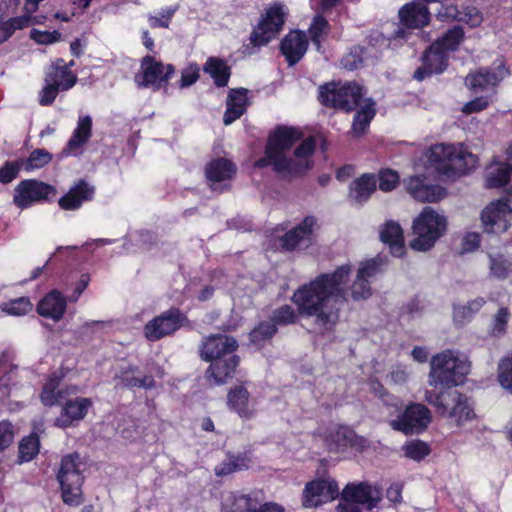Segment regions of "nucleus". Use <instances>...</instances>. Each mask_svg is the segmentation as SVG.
I'll return each mask as SVG.
<instances>
[{
    "mask_svg": "<svg viewBox=\"0 0 512 512\" xmlns=\"http://www.w3.org/2000/svg\"><path fill=\"white\" fill-rule=\"evenodd\" d=\"M351 273L352 265L346 263L299 286L291 297L299 315L311 318L318 329H333L339 321L341 308L348 302L346 284Z\"/></svg>",
    "mask_w": 512,
    "mask_h": 512,
    "instance_id": "f257e3e1",
    "label": "nucleus"
},
{
    "mask_svg": "<svg viewBox=\"0 0 512 512\" xmlns=\"http://www.w3.org/2000/svg\"><path fill=\"white\" fill-rule=\"evenodd\" d=\"M302 138V133L295 127H278L269 137L265 157L258 160L256 166H272L278 174L295 176L312 167V155L316 147L313 136L304 139L290 153L291 147Z\"/></svg>",
    "mask_w": 512,
    "mask_h": 512,
    "instance_id": "f03ea898",
    "label": "nucleus"
},
{
    "mask_svg": "<svg viewBox=\"0 0 512 512\" xmlns=\"http://www.w3.org/2000/svg\"><path fill=\"white\" fill-rule=\"evenodd\" d=\"M421 167L429 175L449 172L467 173L477 165V157L463 145L436 144L425 153Z\"/></svg>",
    "mask_w": 512,
    "mask_h": 512,
    "instance_id": "7ed1b4c3",
    "label": "nucleus"
},
{
    "mask_svg": "<svg viewBox=\"0 0 512 512\" xmlns=\"http://www.w3.org/2000/svg\"><path fill=\"white\" fill-rule=\"evenodd\" d=\"M470 372L466 356L454 350H445L431 358L428 385L431 390L453 389L463 383Z\"/></svg>",
    "mask_w": 512,
    "mask_h": 512,
    "instance_id": "20e7f679",
    "label": "nucleus"
},
{
    "mask_svg": "<svg viewBox=\"0 0 512 512\" xmlns=\"http://www.w3.org/2000/svg\"><path fill=\"white\" fill-rule=\"evenodd\" d=\"M447 230L446 217L430 206L422 209L412 223L413 239L410 247L425 252L432 249Z\"/></svg>",
    "mask_w": 512,
    "mask_h": 512,
    "instance_id": "39448f33",
    "label": "nucleus"
},
{
    "mask_svg": "<svg viewBox=\"0 0 512 512\" xmlns=\"http://www.w3.org/2000/svg\"><path fill=\"white\" fill-rule=\"evenodd\" d=\"M424 399L435 408L438 415L453 420L458 426L475 417L468 398L457 390H426Z\"/></svg>",
    "mask_w": 512,
    "mask_h": 512,
    "instance_id": "423d86ee",
    "label": "nucleus"
},
{
    "mask_svg": "<svg viewBox=\"0 0 512 512\" xmlns=\"http://www.w3.org/2000/svg\"><path fill=\"white\" fill-rule=\"evenodd\" d=\"M77 75L67 69L66 62L57 58L45 69L44 86L38 95L41 106H49L58 93L68 91L77 83Z\"/></svg>",
    "mask_w": 512,
    "mask_h": 512,
    "instance_id": "0eeeda50",
    "label": "nucleus"
},
{
    "mask_svg": "<svg viewBox=\"0 0 512 512\" xmlns=\"http://www.w3.org/2000/svg\"><path fill=\"white\" fill-rule=\"evenodd\" d=\"M287 11L284 5L275 3L265 9L257 26L253 29L250 41L254 46L267 45L283 29Z\"/></svg>",
    "mask_w": 512,
    "mask_h": 512,
    "instance_id": "6e6552de",
    "label": "nucleus"
},
{
    "mask_svg": "<svg viewBox=\"0 0 512 512\" xmlns=\"http://www.w3.org/2000/svg\"><path fill=\"white\" fill-rule=\"evenodd\" d=\"M416 173L404 179L403 184L406 191L412 198L419 202H436L443 199L446 195L445 190L434 184L436 174L429 175V170L425 168L422 173L420 163L415 165Z\"/></svg>",
    "mask_w": 512,
    "mask_h": 512,
    "instance_id": "1a4fd4ad",
    "label": "nucleus"
},
{
    "mask_svg": "<svg viewBox=\"0 0 512 512\" xmlns=\"http://www.w3.org/2000/svg\"><path fill=\"white\" fill-rule=\"evenodd\" d=\"M362 95V87L356 83H331L320 88L319 99L325 106L351 111L359 104Z\"/></svg>",
    "mask_w": 512,
    "mask_h": 512,
    "instance_id": "9d476101",
    "label": "nucleus"
},
{
    "mask_svg": "<svg viewBox=\"0 0 512 512\" xmlns=\"http://www.w3.org/2000/svg\"><path fill=\"white\" fill-rule=\"evenodd\" d=\"M339 494L338 484L331 477L314 479L305 484L301 502L305 508H316L333 501Z\"/></svg>",
    "mask_w": 512,
    "mask_h": 512,
    "instance_id": "9b49d317",
    "label": "nucleus"
},
{
    "mask_svg": "<svg viewBox=\"0 0 512 512\" xmlns=\"http://www.w3.org/2000/svg\"><path fill=\"white\" fill-rule=\"evenodd\" d=\"M432 420L431 411L421 403H412L408 405L404 412L390 422L394 430L405 434L423 432Z\"/></svg>",
    "mask_w": 512,
    "mask_h": 512,
    "instance_id": "f8f14e48",
    "label": "nucleus"
},
{
    "mask_svg": "<svg viewBox=\"0 0 512 512\" xmlns=\"http://www.w3.org/2000/svg\"><path fill=\"white\" fill-rule=\"evenodd\" d=\"M173 73L172 65H164L153 57L146 56L141 62V72L135 76V82L139 87L159 89L168 82Z\"/></svg>",
    "mask_w": 512,
    "mask_h": 512,
    "instance_id": "ddd939ff",
    "label": "nucleus"
},
{
    "mask_svg": "<svg viewBox=\"0 0 512 512\" xmlns=\"http://www.w3.org/2000/svg\"><path fill=\"white\" fill-rule=\"evenodd\" d=\"M55 193L56 190L53 186L42 181L23 180L16 186L13 200L19 208L24 209L36 202L47 200Z\"/></svg>",
    "mask_w": 512,
    "mask_h": 512,
    "instance_id": "4468645a",
    "label": "nucleus"
},
{
    "mask_svg": "<svg viewBox=\"0 0 512 512\" xmlns=\"http://www.w3.org/2000/svg\"><path fill=\"white\" fill-rule=\"evenodd\" d=\"M345 499L354 500L361 508L368 511L376 509L382 501V489L369 482H351L342 490Z\"/></svg>",
    "mask_w": 512,
    "mask_h": 512,
    "instance_id": "2eb2a0df",
    "label": "nucleus"
},
{
    "mask_svg": "<svg viewBox=\"0 0 512 512\" xmlns=\"http://www.w3.org/2000/svg\"><path fill=\"white\" fill-rule=\"evenodd\" d=\"M509 75L506 66L499 62L493 67L480 68L470 73L465 78L467 87L475 92H483L494 89L503 79Z\"/></svg>",
    "mask_w": 512,
    "mask_h": 512,
    "instance_id": "dca6fc26",
    "label": "nucleus"
},
{
    "mask_svg": "<svg viewBox=\"0 0 512 512\" xmlns=\"http://www.w3.org/2000/svg\"><path fill=\"white\" fill-rule=\"evenodd\" d=\"M186 320L178 309H170L145 325L144 333L149 341H156L170 335Z\"/></svg>",
    "mask_w": 512,
    "mask_h": 512,
    "instance_id": "f3484780",
    "label": "nucleus"
},
{
    "mask_svg": "<svg viewBox=\"0 0 512 512\" xmlns=\"http://www.w3.org/2000/svg\"><path fill=\"white\" fill-rule=\"evenodd\" d=\"M481 220L486 232L503 233L512 222V209L502 200L491 202L482 211Z\"/></svg>",
    "mask_w": 512,
    "mask_h": 512,
    "instance_id": "a211bd4d",
    "label": "nucleus"
},
{
    "mask_svg": "<svg viewBox=\"0 0 512 512\" xmlns=\"http://www.w3.org/2000/svg\"><path fill=\"white\" fill-rule=\"evenodd\" d=\"M380 261L371 259L360 263L357 270L356 278L349 286V281L346 284L348 289V300L351 298L354 301L365 300L372 294V289L369 283V278L375 276L379 272Z\"/></svg>",
    "mask_w": 512,
    "mask_h": 512,
    "instance_id": "6ab92c4d",
    "label": "nucleus"
},
{
    "mask_svg": "<svg viewBox=\"0 0 512 512\" xmlns=\"http://www.w3.org/2000/svg\"><path fill=\"white\" fill-rule=\"evenodd\" d=\"M316 225L317 220L314 216L305 217L302 222L281 237V247L288 251L307 248L312 244Z\"/></svg>",
    "mask_w": 512,
    "mask_h": 512,
    "instance_id": "aec40b11",
    "label": "nucleus"
},
{
    "mask_svg": "<svg viewBox=\"0 0 512 512\" xmlns=\"http://www.w3.org/2000/svg\"><path fill=\"white\" fill-rule=\"evenodd\" d=\"M318 436L331 451H338L341 448L361 444L364 441L363 438H358L351 428L338 424L320 427Z\"/></svg>",
    "mask_w": 512,
    "mask_h": 512,
    "instance_id": "412c9836",
    "label": "nucleus"
},
{
    "mask_svg": "<svg viewBox=\"0 0 512 512\" xmlns=\"http://www.w3.org/2000/svg\"><path fill=\"white\" fill-rule=\"evenodd\" d=\"M92 405V400L87 397L64 399L60 415L55 419L54 425L64 429L79 423L86 417Z\"/></svg>",
    "mask_w": 512,
    "mask_h": 512,
    "instance_id": "4be33fe9",
    "label": "nucleus"
},
{
    "mask_svg": "<svg viewBox=\"0 0 512 512\" xmlns=\"http://www.w3.org/2000/svg\"><path fill=\"white\" fill-rule=\"evenodd\" d=\"M237 341L227 335L209 336L203 342L201 348V357L206 361L223 360V358L234 355L237 349Z\"/></svg>",
    "mask_w": 512,
    "mask_h": 512,
    "instance_id": "5701e85b",
    "label": "nucleus"
},
{
    "mask_svg": "<svg viewBox=\"0 0 512 512\" xmlns=\"http://www.w3.org/2000/svg\"><path fill=\"white\" fill-rule=\"evenodd\" d=\"M61 379L62 375L58 372H53L48 376L40 393V400L43 405L51 407L60 401H64L67 397L79 393L80 390L77 385H68L59 389Z\"/></svg>",
    "mask_w": 512,
    "mask_h": 512,
    "instance_id": "b1692460",
    "label": "nucleus"
},
{
    "mask_svg": "<svg viewBox=\"0 0 512 512\" xmlns=\"http://www.w3.org/2000/svg\"><path fill=\"white\" fill-rule=\"evenodd\" d=\"M92 118L89 115H79L76 127L69 138L64 153L68 156H79L92 137Z\"/></svg>",
    "mask_w": 512,
    "mask_h": 512,
    "instance_id": "393cba45",
    "label": "nucleus"
},
{
    "mask_svg": "<svg viewBox=\"0 0 512 512\" xmlns=\"http://www.w3.org/2000/svg\"><path fill=\"white\" fill-rule=\"evenodd\" d=\"M115 387L151 389L155 381L151 375L143 373L139 367L127 365L114 375Z\"/></svg>",
    "mask_w": 512,
    "mask_h": 512,
    "instance_id": "a878e982",
    "label": "nucleus"
},
{
    "mask_svg": "<svg viewBox=\"0 0 512 512\" xmlns=\"http://www.w3.org/2000/svg\"><path fill=\"white\" fill-rule=\"evenodd\" d=\"M449 55L439 48V44H432L423 56V65L414 73V78L423 80L433 73H441L447 67Z\"/></svg>",
    "mask_w": 512,
    "mask_h": 512,
    "instance_id": "bb28decb",
    "label": "nucleus"
},
{
    "mask_svg": "<svg viewBox=\"0 0 512 512\" xmlns=\"http://www.w3.org/2000/svg\"><path fill=\"white\" fill-rule=\"evenodd\" d=\"M308 40L300 31L288 33L281 41L280 49L290 66L298 63L307 51Z\"/></svg>",
    "mask_w": 512,
    "mask_h": 512,
    "instance_id": "cd10ccee",
    "label": "nucleus"
},
{
    "mask_svg": "<svg viewBox=\"0 0 512 512\" xmlns=\"http://www.w3.org/2000/svg\"><path fill=\"white\" fill-rule=\"evenodd\" d=\"M235 173V164L224 158L212 160L205 168L207 180L214 190L218 189L220 183L230 180Z\"/></svg>",
    "mask_w": 512,
    "mask_h": 512,
    "instance_id": "c85d7f7f",
    "label": "nucleus"
},
{
    "mask_svg": "<svg viewBox=\"0 0 512 512\" xmlns=\"http://www.w3.org/2000/svg\"><path fill=\"white\" fill-rule=\"evenodd\" d=\"M400 21L408 28H420L428 24L430 12L428 8L418 2H410L404 5L399 11Z\"/></svg>",
    "mask_w": 512,
    "mask_h": 512,
    "instance_id": "c756f323",
    "label": "nucleus"
},
{
    "mask_svg": "<svg viewBox=\"0 0 512 512\" xmlns=\"http://www.w3.org/2000/svg\"><path fill=\"white\" fill-rule=\"evenodd\" d=\"M380 239L389 246L393 256L401 257L404 255V236L399 223L393 220L386 221L380 230Z\"/></svg>",
    "mask_w": 512,
    "mask_h": 512,
    "instance_id": "7c9ffc66",
    "label": "nucleus"
},
{
    "mask_svg": "<svg viewBox=\"0 0 512 512\" xmlns=\"http://www.w3.org/2000/svg\"><path fill=\"white\" fill-rule=\"evenodd\" d=\"M66 310V298L57 290L48 293L37 305L38 313L46 318L59 321Z\"/></svg>",
    "mask_w": 512,
    "mask_h": 512,
    "instance_id": "2f4dec72",
    "label": "nucleus"
},
{
    "mask_svg": "<svg viewBox=\"0 0 512 512\" xmlns=\"http://www.w3.org/2000/svg\"><path fill=\"white\" fill-rule=\"evenodd\" d=\"M247 93L248 91L244 88L230 90L226 101V111L223 117L225 125H230L246 111L248 104Z\"/></svg>",
    "mask_w": 512,
    "mask_h": 512,
    "instance_id": "473e14b6",
    "label": "nucleus"
},
{
    "mask_svg": "<svg viewBox=\"0 0 512 512\" xmlns=\"http://www.w3.org/2000/svg\"><path fill=\"white\" fill-rule=\"evenodd\" d=\"M228 406L241 418L249 419L254 416L256 409L249 398V392L243 386H238L228 393Z\"/></svg>",
    "mask_w": 512,
    "mask_h": 512,
    "instance_id": "72a5a7b5",
    "label": "nucleus"
},
{
    "mask_svg": "<svg viewBox=\"0 0 512 512\" xmlns=\"http://www.w3.org/2000/svg\"><path fill=\"white\" fill-rule=\"evenodd\" d=\"M94 190L85 182H79L71 187L66 195L59 199V206L64 210L78 209L83 202L92 198Z\"/></svg>",
    "mask_w": 512,
    "mask_h": 512,
    "instance_id": "f704fd0d",
    "label": "nucleus"
},
{
    "mask_svg": "<svg viewBox=\"0 0 512 512\" xmlns=\"http://www.w3.org/2000/svg\"><path fill=\"white\" fill-rule=\"evenodd\" d=\"M257 501L249 494L228 493L222 502V512H258Z\"/></svg>",
    "mask_w": 512,
    "mask_h": 512,
    "instance_id": "c9c22d12",
    "label": "nucleus"
},
{
    "mask_svg": "<svg viewBox=\"0 0 512 512\" xmlns=\"http://www.w3.org/2000/svg\"><path fill=\"white\" fill-rule=\"evenodd\" d=\"M238 363L239 359L236 355L212 362L207 371L208 377L213 379L215 384H223L233 377Z\"/></svg>",
    "mask_w": 512,
    "mask_h": 512,
    "instance_id": "e433bc0d",
    "label": "nucleus"
},
{
    "mask_svg": "<svg viewBox=\"0 0 512 512\" xmlns=\"http://www.w3.org/2000/svg\"><path fill=\"white\" fill-rule=\"evenodd\" d=\"M376 184L377 180L374 175L364 174L352 182L349 196L357 203H362L375 191Z\"/></svg>",
    "mask_w": 512,
    "mask_h": 512,
    "instance_id": "4c0bfd02",
    "label": "nucleus"
},
{
    "mask_svg": "<svg viewBox=\"0 0 512 512\" xmlns=\"http://www.w3.org/2000/svg\"><path fill=\"white\" fill-rule=\"evenodd\" d=\"M82 462L77 453L66 455L61 460V467L58 473V481H83L81 474Z\"/></svg>",
    "mask_w": 512,
    "mask_h": 512,
    "instance_id": "58836bf2",
    "label": "nucleus"
},
{
    "mask_svg": "<svg viewBox=\"0 0 512 512\" xmlns=\"http://www.w3.org/2000/svg\"><path fill=\"white\" fill-rule=\"evenodd\" d=\"M203 70L213 78L218 87H224L228 84L230 78V68L226 62L217 57H210L204 64Z\"/></svg>",
    "mask_w": 512,
    "mask_h": 512,
    "instance_id": "ea45409f",
    "label": "nucleus"
},
{
    "mask_svg": "<svg viewBox=\"0 0 512 512\" xmlns=\"http://www.w3.org/2000/svg\"><path fill=\"white\" fill-rule=\"evenodd\" d=\"M486 304L484 297H476L466 304L455 305L453 309V319L459 325H463L473 319V317Z\"/></svg>",
    "mask_w": 512,
    "mask_h": 512,
    "instance_id": "a19ab883",
    "label": "nucleus"
},
{
    "mask_svg": "<svg viewBox=\"0 0 512 512\" xmlns=\"http://www.w3.org/2000/svg\"><path fill=\"white\" fill-rule=\"evenodd\" d=\"M375 102L368 99L355 114L351 132L354 136H360L366 132L370 122L375 116Z\"/></svg>",
    "mask_w": 512,
    "mask_h": 512,
    "instance_id": "79ce46f5",
    "label": "nucleus"
},
{
    "mask_svg": "<svg viewBox=\"0 0 512 512\" xmlns=\"http://www.w3.org/2000/svg\"><path fill=\"white\" fill-rule=\"evenodd\" d=\"M249 464L250 458L246 454L228 455L215 467V474L217 476H226L247 469Z\"/></svg>",
    "mask_w": 512,
    "mask_h": 512,
    "instance_id": "37998d69",
    "label": "nucleus"
},
{
    "mask_svg": "<svg viewBox=\"0 0 512 512\" xmlns=\"http://www.w3.org/2000/svg\"><path fill=\"white\" fill-rule=\"evenodd\" d=\"M63 502L70 506H78L82 503V484L83 481H59Z\"/></svg>",
    "mask_w": 512,
    "mask_h": 512,
    "instance_id": "c03bdc74",
    "label": "nucleus"
},
{
    "mask_svg": "<svg viewBox=\"0 0 512 512\" xmlns=\"http://www.w3.org/2000/svg\"><path fill=\"white\" fill-rule=\"evenodd\" d=\"M464 30L460 26H455L448 30L442 38L436 40L434 44H439V48L443 49L449 55L458 49L464 39Z\"/></svg>",
    "mask_w": 512,
    "mask_h": 512,
    "instance_id": "a18cd8bd",
    "label": "nucleus"
},
{
    "mask_svg": "<svg viewBox=\"0 0 512 512\" xmlns=\"http://www.w3.org/2000/svg\"><path fill=\"white\" fill-rule=\"evenodd\" d=\"M39 449L40 441L37 434L32 433L24 437L19 443V461H31L39 453Z\"/></svg>",
    "mask_w": 512,
    "mask_h": 512,
    "instance_id": "49530a36",
    "label": "nucleus"
},
{
    "mask_svg": "<svg viewBox=\"0 0 512 512\" xmlns=\"http://www.w3.org/2000/svg\"><path fill=\"white\" fill-rule=\"evenodd\" d=\"M489 275L497 279H505L512 272V262L503 255L489 254Z\"/></svg>",
    "mask_w": 512,
    "mask_h": 512,
    "instance_id": "de8ad7c7",
    "label": "nucleus"
},
{
    "mask_svg": "<svg viewBox=\"0 0 512 512\" xmlns=\"http://www.w3.org/2000/svg\"><path fill=\"white\" fill-rule=\"evenodd\" d=\"M510 168L505 164H498L490 168L486 186L488 188H499L506 185L509 182Z\"/></svg>",
    "mask_w": 512,
    "mask_h": 512,
    "instance_id": "09e8293b",
    "label": "nucleus"
},
{
    "mask_svg": "<svg viewBox=\"0 0 512 512\" xmlns=\"http://www.w3.org/2000/svg\"><path fill=\"white\" fill-rule=\"evenodd\" d=\"M298 311H295L289 305H283L278 309L274 310L271 321L277 325H289L295 323L299 317Z\"/></svg>",
    "mask_w": 512,
    "mask_h": 512,
    "instance_id": "8fccbe9b",
    "label": "nucleus"
},
{
    "mask_svg": "<svg viewBox=\"0 0 512 512\" xmlns=\"http://www.w3.org/2000/svg\"><path fill=\"white\" fill-rule=\"evenodd\" d=\"M498 381L505 390L512 393V356L500 361L498 365Z\"/></svg>",
    "mask_w": 512,
    "mask_h": 512,
    "instance_id": "3c124183",
    "label": "nucleus"
},
{
    "mask_svg": "<svg viewBox=\"0 0 512 512\" xmlns=\"http://www.w3.org/2000/svg\"><path fill=\"white\" fill-rule=\"evenodd\" d=\"M2 310L9 315L21 316L32 310V304L28 298L21 297L5 303Z\"/></svg>",
    "mask_w": 512,
    "mask_h": 512,
    "instance_id": "603ef678",
    "label": "nucleus"
},
{
    "mask_svg": "<svg viewBox=\"0 0 512 512\" xmlns=\"http://www.w3.org/2000/svg\"><path fill=\"white\" fill-rule=\"evenodd\" d=\"M52 159V156L49 152L43 149L34 150L29 158L26 160L24 166L25 170L31 171L35 169H40L47 165Z\"/></svg>",
    "mask_w": 512,
    "mask_h": 512,
    "instance_id": "864d4df0",
    "label": "nucleus"
},
{
    "mask_svg": "<svg viewBox=\"0 0 512 512\" xmlns=\"http://www.w3.org/2000/svg\"><path fill=\"white\" fill-rule=\"evenodd\" d=\"M406 457L420 461L429 454L428 446L421 441H410L403 446Z\"/></svg>",
    "mask_w": 512,
    "mask_h": 512,
    "instance_id": "5fc2aeb1",
    "label": "nucleus"
},
{
    "mask_svg": "<svg viewBox=\"0 0 512 512\" xmlns=\"http://www.w3.org/2000/svg\"><path fill=\"white\" fill-rule=\"evenodd\" d=\"M510 318V313L507 308L502 307L498 310L493 318L490 326V333L493 336H501L506 332V327Z\"/></svg>",
    "mask_w": 512,
    "mask_h": 512,
    "instance_id": "6e6d98bb",
    "label": "nucleus"
},
{
    "mask_svg": "<svg viewBox=\"0 0 512 512\" xmlns=\"http://www.w3.org/2000/svg\"><path fill=\"white\" fill-rule=\"evenodd\" d=\"M328 28V22L320 15L316 16L309 28V33L313 44L319 50L321 48L322 35L326 33Z\"/></svg>",
    "mask_w": 512,
    "mask_h": 512,
    "instance_id": "4d7b16f0",
    "label": "nucleus"
},
{
    "mask_svg": "<svg viewBox=\"0 0 512 512\" xmlns=\"http://www.w3.org/2000/svg\"><path fill=\"white\" fill-rule=\"evenodd\" d=\"M369 390L377 396L383 404L387 406L397 407L398 405V399L395 398L393 395L389 394L384 386L375 379H371L368 383Z\"/></svg>",
    "mask_w": 512,
    "mask_h": 512,
    "instance_id": "13d9d810",
    "label": "nucleus"
},
{
    "mask_svg": "<svg viewBox=\"0 0 512 512\" xmlns=\"http://www.w3.org/2000/svg\"><path fill=\"white\" fill-rule=\"evenodd\" d=\"M276 331V326L271 320L262 322L251 332V341L258 343L262 340L269 339L276 333Z\"/></svg>",
    "mask_w": 512,
    "mask_h": 512,
    "instance_id": "bf43d9fd",
    "label": "nucleus"
},
{
    "mask_svg": "<svg viewBox=\"0 0 512 512\" xmlns=\"http://www.w3.org/2000/svg\"><path fill=\"white\" fill-rule=\"evenodd\" d=\"M459 22H464L470 27H478L483 22V15L476 7H465L460 12Z\"/></svg>",
    "mask_w": 512,
    "mask_h": 512,
    "instance_id": "052dcab7",
    "label": "nucleus"
},
{
    "mask_svg": "<svg viewBox=\"0 0 512 512\" xmlns=\"http://www.w3.org/2000/svg\"><path fill=\"white\" fill-rule=\"evenodd\" d=\"M399 182L398 174L393 170H383L379 173V189L384 192L393 190Z\"/></svg>",
    "mask_w": 512,
    "mask_h": 512,
    "instance_id": "680f3d73",
    "label": "nucleus"
},
{
    "mask_svg": "<svg viewBox=\"0 0 512 512\" xmlns=\"http://www.w3.org/2000/svg\"><path fill=\"white\" fill-rule=\"evenodd\" d=\"M412 371L407 365L397 364L391 368L388 375L394 384H404L408 381Z\"/></svg>",
    "mask_w": 512,
    "mask_h": 512,
    "instance_id": "e2e57ef3",
    "label": "nucleus"
},
{
    "mask_svg": "<svg viewBox=\"0 0 512 512\" xmlns=\"http://www.w3.org/2000/svg\"><path fill=\"white\" fill-rule=\"evenodd\" d=\"M199 78V67L196 64H190L181 72L179 86L186 88L193 85Z\"/></svg>",
    "mask_w": 512,
    "mask_h": 512,
    "instance_id": "0e129e2a",
    "label": "nucleus"
},
{
    "mask_svg": "<svg viewBox=\"0 0 512 512\" xmlns=\"http://www.w3.org/2000/svg\"><path fill=\"white\" fill-rule=\"evenodd\" d=\"M14 439V428L11 422L1 421L0 422V451L6 449Z\"/></svg>",
    "mask_w": 512,
    "mask_h": 512,
    "instance_id": "69168bd1",
    "label": "nucleus"
},
{
    "mask_svg": "<svg viewBox=\"0 0 512 512\" xmlns=\"http://www.w3.org/2000/svg\"><path fill=\"white\" fill-rule=\"evenodd\" d=\"M20 165L17 162H6L0 168V182L7 184L12 182L18 175Z\"/></svg>",
    "mask_w": 512,
    "mask_h": 512,
    "instance_id": "338daca9",
    "label": "nucleus"
},
{
    "mask_svg": "<svg viewBox=\"0 0 512 512\" xmlns=\"http://www.w3.org/2000/svg\"><path fill=\"white\" fill-rule=\"evenodd\" d=\"M61 34L58 31L48 32L37 29L31 30L30 37L40 44H52L59 40Z\"/></svg>",
    "mask_w": 512,
    "mask_h": 512,
    "instance_id": "774afa93",
    "label": "nucleus"
}]
</instances>
